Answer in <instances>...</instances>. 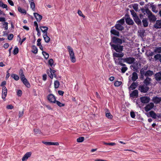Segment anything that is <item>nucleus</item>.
<instances>
[{
  "mask_svg": "<svg viewBox=\"0 0 161 161\" xmlns=\"http://www.w3.org/2000/svg\"><path fill=\"white\" fill-rule=\"evenodd\" d=\"M110 45L111 47V49L115 50L117 52L120 53L123 51V46L119 44H112L111 42L110 43Z\"/></svg>",
  "mask_w": 161,
  "mask_h": 161,
  "instance_id": "f257e3e1",
  "label": "nucleus"
},
{
  "mask_svg": "<svg viewBox=\"0 0 161 161\" xmlns=\"http://www.w3.org/2000/svg\"><path fill=\"white\" fill-rule=\"evenodd\" d=\"M67 49L69 52L71 61L72 63H75L76 61V59L73 49L69 46H67Z\"/></svg>",
  "mask_w": 161,
  "mask_h": 161,
  "instance_id": "f03ea898",
  "label": "nucleus"
},
{
  "mask_svg": "<svg viewBox=\"0 0 161 161\" xmlns=\"http://www.w3.org/2000/svg\"><path fill=\"white\" fill-rule=\"evenodd\" d=\"M123 42H125V41L122 40L116 36H113L111 38V42L115 44L121 45Z\"/></svg>",
  "mask_w": 161,
  "mask_h": 161,
  "instance_id": "7ed1b4c3",
  "label": "nucleus"
},
{
  "mask_svg": "<svg viewBox=\"0 0 161 161\" xmlns=\"http://www.w3.org/2000/svg\"><path fill=\"white\" fill-rule=\"evenodd\" d=\"M125 19L126 23L129 25H133L134 22L130 18L129 15L126 14L125 15Z\"/></svg>",
  "mask_w": 161,
  "mask_h": 161,
  "instance_id": "20e7f679",
  "label": "nucleus"
},
{
  "mask_svg": "<svg viewBox=\"0 0 161 161\" xmlns=\"http://www.w3.org/2000/svg\"><path fill=\"white\" fill-rule=\"evenodd\" d=\"M20 79L23 82L24 84L27 87H30V85L26 79L25 78L24 74L20 75Z\"/></svg>",
  "mask_w": 161,
  "mask_h": 161,
  "instance_id": "39448f33",
  "label": "nucleus"
},
{
  "mask_svg": "<svg viewBox=\"0 0 161 161\" xmlns=\"http://www.w3.org/2000/svg\"><path fill=\"white\" fill-rule=\"evenodd\" d=\"M123 60L124 62H126L128 64H131L135 62V59L133 57H129L124 58L123 59Z\"/></svg>",
  "mask_w": 161,
  "mask_h": 161,
  "instance_id": "423d86ee",
  "label": "nucleus"
},
{
  "mask_svg": "<svg viewBox=\"0 0 161 161\" xmlns=\"http://www.w3.org/2000/svg\"><path fill=\"white\" fill-rule=\"evenodd\" d=\"M139 87V90L142 93H146L149 89V87L145 85H140Z\"/></svg>",
  "mask_w": 161,
  "mask_h": 161,
  "instance_id": "0eeeda50",
  "label": "nucleus"
},
{
  "mask_svg": "<svg viewBox=\"0 0 161 161\" xmlns=\"http://www.w3.org/2000/svg\"><path fill=\"white\" fill-rule=\"evenodd\" d=\"M47 99L49 102L51 103H55L56 102L55 96L53 94H50L47 96Z\"/></svg>",
  "mask_w": 161,
  "mask_h": 161,
  "instance_id": "6e6552de",
  "label": "nucleus"
},
{
  "mask_svg": "<svg viewBox=\"0 0 161 161\" xmlns=\"http://www.w3.org/2000/svg\"><path fill=\"white\" fill-rule=\"evenodd\" d=\"M154 106V103H150L144 107L145 110L146 112H147L152 109Z\"/></svg>",
  "mask_w": 161,
  "mask_h": 161,
  "instance_id": "1a4fd4ad",
  "label": "nucleus"
},
{
  "mask_svg": "<svg viewBox=\"0 0 161 161\" xmlns=\"http://www.w3.org/2000/svg\"><path fill=\"white\" fill-rule=\"evenodd\" d=\"M141 102L143 103H148L150 101V98L147 96H144L140 98Z\"/></svg>",
  "mask_w": 161,
  "mask_h": 161,
  "instance_id": "9d476101",
  "label": "nucleus"
},
{
  "mask_svg": "<svg viewBox=\"0 0 161 161\" xmlns=\"http://www.w3.org/2000/svg\"><path fill=\"white\" fill-rule=\"evenodd\" d=\"M7 93V90L5 86H3L2 98L5 101Z\"/></svg>",
  "mask_w": 161,
  "mask_h": 161,
  "instance_id": "9b49d317",
  "label": "nucleus"
},
{
  "mask_svg": "<svg viewBox=\"0 0 161 161\" xmlns=\"http://www.w3.org/2000/svg\"><path fill=\"white\" fill-rule=\"evenodd\" d=\"M132 66V67L133 68L134 71H137L139 68V66H141V64L137 62H134Z\"/></svg>",
  "mask_w": 161,
  "mask_h": 161,
  "instance_id": "f8f14e48",
  "label": "nucleus"
},
{
  "mask_svg": "<svg viewBox=\"0 0 161 161\" xmlns=\"http://www.w3.org/2000/svg\"><path fill=\"white\" fill-rule=\"evenodd\" d=\"M152 100L155 104H158L161 101V97H154L153 98Z\"/></svg>",
  "mask_w": 161,
  "mask_h": 161,
  "instance_id": "ddd939ff",
  "label": "nucleus"
},
{
  "mask_svg": "<svg viewBox=\"0 0 161 161\" xmlns=\"http://www.w3.org/2000/svg\"><path fill=\"white\" fill-rule=\"evenodd\" d=\"M155 78L157 81L161 80V71L156 73L154 75Z\"/></svg>",
  "mask_w": 161,
  "mask_h": 161,
  "instance_id": "4468645a",
  "label": "nucleus"
},
{
  "mask_svg": "<svg viewBox=\"0 0 161 161\" xmlns=\"http://www.w3.org/2000/svg\"><path fill=\"white\" fill-rule=\"evenodd\" d=\"M114 27H115L116 29L119 31H122L124 29V27L122 25L119 23L116 24Z\"/></svg>",
  "mask_w": 161,
  "mask_h": 161,
  "instance_id": "2eb2a0df",
  "label": "nucleus"
},
{
  "mask_svg": "<svg viewBox=\"0 0 161 161\" xmlns=\"http://www.w3.org/2000/svg\"><path fill=\"white\" fill-rule=\"evenodd\" d=\"M138 85V82H133L130 85L129 89L130 90H133L136 88Z\"/></svg>",
  "mask_w": 161,
  "mask_h": 161,
  "instance_id": "dca6fc26",
  "label": "nucleus"
},
{
  "mask_svg": "<svg viewBox=\"0 0 161 161\" xmlns=\"http://www.w3.org/2000/svg\"><path fill=\"white\" fill-rule=\"evenodd\" d=\"M114 27H112L110 31V33L116 36H119V32L115 29H114Z\"/></svg>",
  "mask_w": 161,
  "mask_h": 161,
  "instance_id": "f3484780",
  "label": "nucleus"
},
{
  "mask_svg": "<svg viewBox=\"0 0 161 161\" xmlns=\"http://www.w3.org/2000/svg\"><path fill=\"white\" fill-rule=\"evenodd\" d=\"M149 115L147 114V117H151L154 119H156L157 117V114L153 111H151L149 113Z\"/></svg>",
  "mask_w": 161,
  "mask_h": 161,
  "instance_id": "a211bd4d",
  "label": "nucleus"
},
{
  "mask_svg": "<svg viewBox=\"0 0 161 161\" xmlns=\"http://www.w3.org/2000/svg\"><path fill=\"white\" fill-rule=\"evenodd\" d=\"M124 58H118V61H116L115 60V63L116 64L118 65H120L122 66H126V65L125 64L122 63V60H123V59Z\"/></svg>",
  "mask_w": 161,
  "mask_h": 161,
  "instance_id": "6ab92c4d",
  "label": "nucleus"
},
{
  "mask_svg": "<svg viewBox=\"0 0 161 161\" xmlns=\"http://www.w3.org/2000/svg\"><path fill=\"white\" fill-rule=\"evenodd\" d=\"M34 17L38 22H40L42 18V16L37 13H34Z\"/></svg>",
  "mask_w": 161,
  "mask_h": 161,
  "instance_id": "aec40b11",
  "label": "nucleus"
},
{
  "mask_svg": "<svg viewBox=\"0 0 161 161\" xmlns=\"http://www.w3.org/2000/svg\"><path fill=\"white\" fill-rule=\"evenodd\" d=\"M132 75L131 78L132 81L135 82L138 79V75L136 72H133L132 73Z\"/></svg>",
  "mask_w": 161,
  "mask_h": 161,
  "instance_id": "412c9836",
  "label": "nucleus"
},
{
  "mask_svg": "<svg viewBox=\"0 0 161 161\" xmlns=\"http://www.w3.org/2000/svg\"><path fill=\"white\" fill-rule=\"evenodd\" d=\"M31 154V152H27L25 154L22 158V161H25L28 158L30 157Z\"/></svg>",
  "mask_w": 161,
  "mask_h": 161,
  "instance_id": "4be33fe9",
  "label": "nucleus"
},
{
  "mask_svg": "<svg viewBox=\"0 0 161 161\" xmlns=\"http://www.w3.org/2000/svg\"><path fill=\"white\" fill-rule=\"evenodd\" d=\"M154 27L156 29L161 28V20H157L154 25Z\"/></svg>",
  "mask_w": 161,
  "mask_h": 161,
  "instance_id": "5701e85b",
  "label": "nucleus"
},
{
  "mask_svg": "<svg viewBox=\"0 0 161 161\" xmlns=\"http://www.w3.org/2000/svg\"><path fill=\"white\" fill-rule=\"evenodd\" d=\"M148 17L150 22H154L157 19L155 15L153 14L148 15Z\"/></svg>",
  "mask_w": 161,
  "mask_h": 161,
  "instance_id": "b1692460",
  "label": "nucleus"
},
{
  "mask_svg": "<svg viewBox=\"0 0 161 161\" xmlns=\"http://www.w3.org/2000/svg\"><path fill=\"white\" fill-rule=\"evenodd\" d=\"M154 74L153 72L150 70H147L145 73V76L148 77L151 76Z\"/></svg>",
  "mask_w": 161,
  "mask_h": 161,
  "instance_id": "393cba45",
  "label": "nucleus"
},
{
  "mask_svg": "<svg viewBox=\"0 0 161 161\" xmlns=\"http://www.w3.org/2000/svg\"><path fill=\"white\" fill-rule=\"evenodd\" d=\"M138 91L137 90H135L130 94V96L132 97H135L138 96Z\"/></svg>",
  "mask_w": 161,
  "mask_h": 161,
  "instance_id": "a878e982",
  "label": "nucleus"
},
{
  "mask_svg": "<svg viewBox=\"0 0 161 161\" xmlns=\"http://www.w3.org/2000/svg\"><path fill=\"white\" fill-rule=\"evenodd\" d=\"M121 53H114L113 54L114 57L117 58H122L123 57L124 54L123 53L120 52Z\"/></svg>",
  "mask_w": 161,
  "mask_h": 161,
  "instance_id": "bb28decb",
  "label": "nucleus"
},
{
  "mask_svg": "<svg viewBox=\"0 0 161 161\" xmlns=\"http://www.w3.org/2000/svg\"><path fill=\"white\" fill-rule=\"evenodd\" d=\"M136 24L138 25H141V21L138 16L133 18Z\"/></svg>",
  "mask_w": 161,
  "mask_h": 161,
  "instance_id": "cd10ccee",
  "label": "nucleus"
},
{
  "mask_svg": "<svg viewBox=\"0 0 161 161\" xmlns=\"http://www.w3.org/2000/svg\"><path fill=\"white\" fill-rule=\"evenodd\" d=\"M43 37L45 40V42L47 43H48L50 41V38L47 36V34H44L43 35Z\"/></svg>",
  "mask_w": 161,
  "mask_h": 161,
  "instance_id": "c85d7f7f",
  "label": "nucleus"
},
{
  "mask_svg": "<svg viewBox=\"0 0 161 161\" xmlns=\"http://www.w3.org/2000/svg\"><path fill=\"white\" fill-rule=\"evenodd\" d=\"M40 28L41 29L42 32L44 34L47 33V31L48 29V27L46 26H40Z\"/></svg>",
  "mask_w": 161,
  "mask_h": 161,
  "instance_id": "c756f323",
  "label": "nucleus"
},
{
  "mask_svg": "<svg viewBox=\"0 0 161 161\" xmlns=\"http://www.w3.org/2000/svg\"><path fill=\"white\" fill-rule=\"evenodd\" d=\"M151 80V79L147 77L146 79L144 80V83L145 84V85L148 86L150 84V81Z\"/></svg>",
  "mask_w": 161,
  "mask_h": 161,
  "instance_id": "7c9ffc66",
  "label": "nucleus"
},
{
  "mask_svg": "<svg viewBox=\"0 0 161 161\" xmlns=\"http://www.w3.org/2000/svg\"><path fill=\"white\" fill-rule=\"evenodd\" d=\"M142 22L143 25L144 27H147L148 25V22L147 21V18H143L142 20Z\"/></svg>",
  "mask_w": 161,
  "mask_h": 161,
  "instance_id": "2f4dec72",
  "label": "nucleus"
},
{
  "mask_svg": "<svg viewBox=\"0 0 161 161\" xmlns=\"http://www.w3.org/2000/svg\"><path fill=\"white\" fill-rule=\"evenodd\" d=\"M32 50L31 52L35 54L37 53L38 49L37 47L35 45H33L32 47Z\"/></svg>",
  "mask_w": 161,
  "mask_h": 161,
  "instance_id": "473e14b6",
  "label": "nucleus"
},
{
  "mask_svg": "<svg viewBox=\"0 0 161 161\" xmlns=\"http://www.w3.org/2000/svg\"><path fill=\"white\" fill-rule=\"evenodd\" d=\"M154 52L155 53H161V47H155Z\"/></svg>",
  "mask_w": 161,
  "mask_h": 161,
  "instance_id": "72a5a7b5",
  "label": "nucleus"
},
{
  "mask_svg": "<svg viewBox=\"0 0 161 161\" xmlns=\"http://www.w3.org/2000/svg\"><path fill=\"white\" fill-rule=\"evenodd\" d=\"M108 112H109L108 110H107L106 112V116L108 118L111 119L112 118L113 116L110 113Z\"/></svg>",
  "mask_w": 161,
  "mask_h": 161,
  "instance_id": "f704fd0d",
  "label": "nucleus"
},
{
  "mask_svg": "<svg viewBox=\"0 0 161 161\" xmlns=\"http://www.w3.org/2000/svg\"><path fill=\"white\" fill-rule=\"evenodd\" d=\"M18 11L20 12L21 13L26 14V10L23 8H21L20 7H19L18 8Z\"/></svg>",
  "mask_w": 161,
  "mask_h": 161,
  "instance_id": "c9c22d12",
  "label": "nucleus"
},
{
  "mask_svg": "<svg viewBox=\"0 0 161 161\" xmlns=\"http://www.w3.org/2000/svg\"><path fill=\"white\" fill-rule=\"evenodd\" d=\"M11 77L14 78L16 80H18L19 79V76L15 74H11Z\"/></svg>",
  "mask_w": 161,
  "mask_h": 161,
  "instance_id": "e433bc0d",
  "label": "nucleus"
},
{
  "mask_svg": "<svg viewBox=\"0 0 161 161\" xmlns=\"http://www.w3.org/2000/svg\"><path fill=\"white\" fill-rule=\"evenodd\" d=\"M125 16L123 17L122 19L117 21V23H118L120 24L121 25H123L125 23Z\"/></svg>",
  "mask_w": 161,
  "mask_h": 161,
  "instance_id": "4c0bfd02",
  "label": "nucleus"
},
{
  "mask_svg": "<svg viewBox=\"0 0 161 161\" xmlns=\"http://www.w3.org/2000/svg\"><path fill=\"white\" fill-rule=\"evenodd\" d=\"M47 73L48 75V76L51 78H53V74L51 72V71L49 69H47Z\"/></svg>",
  "mask_w": 161,
  "mask_h": 161,
  "instance_id": "58836bf2",
  "label": "nucleus"
},
{
  "mask_svg": "<svg viewBox=\"0 0 161 161\" xmlns=\"http://www.w3.org/2000/svg\"><path fill=\"white\" fill-rule=\"evenodd\" d=\"M60 83L58 80H56L54 82V86L55 88H57L59 87Z\"/></svg>",
  "mask_w": 161,
  "mask_h": 161,
  "instance_id": "ea45409f",
  "label": "nucleus"
},
{
  "mask_svg": "<svg viewBox=\"0 0 161 161\" xmlns=\"http://www.w3.org/2000/svg\"><path fill=\"white\" fill-rule=\"evenodd\" d=\"M154 58L156 61L159 60L161 58V55L160 54H157L154 56Z\"/></svg>",
  "mask_w": 161,
  "mask_h": 161,
  "instance_id": "a19ab883",
  "label": "nucleus"
},
{
  "mask_svg": "<svg viewBox=\"0 0 161 161\" xmlns=\"http://www.w3.org/2000/svg\"><path fill=\"white\" fill-rule=\"evenodd\" d=\"M42 54L44 56L45 59H47L49 57V55L48 53H47L45 51H42Z\"/></svg>",
  "mask_w": 161,
  "mask_h": 161,
  "instance_id": "79ce46f5",
  "label": "nucleus"
},
{
  "mask_svg": "<svg viewBox=\"0 0 161 161\" xmlns=\"http://www.w3.org/2000/svg\"><path fill=\"white\" fill-rule=\"evenodd\" d=\"M84 137H80L77 139V141L78 142H81L84 141Z\"/></svg>",
  "mask_w": 161,
  "mask_h": 161,
  "instance_id": "37998d69",
  "label": "nucleus"
},
{
  "mask_svg": "<svg viewBox=\"0 0 161 161\" xmlns=\"http://www.w3.org/2000/svg\"><path fill=\"white\" fill-rule=\"evenodd\" d=\"M55 103H56L60 107H63L65 105L64 104L58 101H56Z\"/></svg>",
  "mask_w": 161,
  "mask_h": 161,
  "instance_id": "c03bdc74",
  "label": "nucleus"
},
{
  "mask_svg": "<svg viewBox=\"0 0 161 161\" xmlns=\"http://www.w3.org/2000/svg\"><path fill=\"white\" fill-rule=\"evenodd\" d=\"M33 130L35 134H40L41 133V130L39 129H34Z\"/></svg>",
  "mask_w": 161,
  "mask_h": 161,
  "instance_id": "a18cd8bd",
  "label": "nucleus"
},
{
  "mask_svg": "<svg viewBox=\"0 0 161 161\" xmlns=\"http://www.w3.org/2000/svg\"><path fill=\"white\" fill-rule=\"evenodd\" d=\"M122 84V82L120 81H116L114 83V85L116 86H119Z\"/></svg>",
  "mask_w": 161,
  "mask_h": 161,
  "instance_id": "49530a36",
  "label": "nucleus"
},
{
  "mask_svg": "<svg viewBox=\"0 0 161 161\" xmlns=\"http://www.w3.org/2000/svg\"><path fill=\"white\" fill-rule=\"evenodd\" d=\"M151 7L152 8V10L153 12L156 13L158 12V10H156V7L154 5H151Z\"/></svg>",
  "mask_w": 161,
  "mask_h": 161,
  "instance_id": "de8ad7c7",
  "label": "nucleus"
},
{
  "mask_svg": "<svg viewBox=\"0 0 161 161\" xmlns=\"http://www.w3.org/2000/svg\"><path fill=\"white\" fill-rule=\"evenodd\" d=\"M123 67H122L121 69V71L122 73H125V71L127 70L128 68L125 66H123Z\"/></svg>",
  "mask_w": 161,
  "mask_h": 161,
  "instance_id": "09e8293b",
  "label": "nucleus"
},
{
  "mask_svg": "<svg viewBox=\"0 0 161 161\" xmlns=\"http://www.w3.org/2000/svg\"><path fill=\"white\" fill-rule=\"evenodd\" d=\"M19 52V49L17 47H16L14 49L13 54L14 55L17 54Z\"/></svg>",
  "mask_w": 161,
  "mask_h": 161,
  "instance_id": "8fccbe9b",
  "label": "nucleus"
},
{
  "mask_svg": "<svg viewBox=\"0 0 161 161\" xmlns=\"http://www.w3.org/2000/svg\"><path fill=\"white\" fill-rule=\"evenodd\" d=\"M130 12L131 13V15H132L133 18H135L137 16L136 13L133 10H131Z\"/></svg>",
  "mask_w": 161,
  "mask_h": 161,
  "instance_id": "3c124183",
  "label": "nucleus"
},
{
  "mask_svg": "<svg viewBox=\"0 0 161 161\" xmlns=\"http://www.w3.org/2000/svg\"><path fill=\"white\" fill-rule=\"evenodd\" d=\"M145 12L148 15L153 14L152 12L148 8L145 10Z\"/></svg>",
  "mask_w": 161,
  "mask_h": 161,
  "instance_id": "603ef678",
  "label": "nucleus"
},
{
  "mask_svg": "<svg viewBox=\"0 0 161 161\" xmlns=\"http://www.w3.org/2000/svg\"><path fill=\"white\" fill-rule=\"evenodd\" d=\"M49 64L52 67L53 64V60L52 59H50L48 62Z\"/></svg>",
  "mask_w": 161,
  "mask_h": 161,
  "instance_id": "864d4df0",
  "label": "nucleus"
},
{
  "mask_svg": "<svg viewBox=\"0 0 161 161\" xmlns=\"http://www.w3.org/2000/svg\"><path fill=\"white\" fill-rule=\"evenodd\" d=\"M103 143L104 144H105L106 145H111V146H114L116 144L115 143H114V142L107 143H106V142H103Z\"/></svg>",
  "mask_w": 161,
  "mask_h": 161,
  "instance_id": "5fc2aeb1",
  "label": "nucleus"
},
{
  "mask_svg": "<svg viewBox=\"0 0 161 161\" xmlns=\"http://www.w3.org/2000/svg\"><path fill=\"white\" fill-rule=\"evenodd\" d=\"M13 37V35L12 34H10L8 36V40H12Z\"/></svg>",
  "mask_w": 161,
  "mask_h": 161,
  "instance_id": "6e6d98bb",
  "label": "nucleus"
},
{
  "mask_svg": "<svg viewBox=\"0 0 161 161\" xmlns=\"http://www.w3.org/2000/svg\"><path fill=\"white\" fill-rule=\"evenodd\" d=\"M31 7L32 9H34L35 8V4L34 2H31L30 4Z\"/></svg>",
  "mask_w": 161,
  "mask_h": 161,
  "instance_id": "4d7b16f0",
  "label": "nucleus"
},
{
  "mask_svg": "<svg viewBox=\"0 0 161 161\" xmlns=\"http://www.w3.org/2000/svg\"><path fill=\"white\" fill-rule=\"evenodd\" d=\"M133 8L136 11H137L138 9V5L137 4H134L133 6Z\"/></svg>",
  "mask_w": 161,
  "mask_h": 161,
  "instance_id": "13d9d810",
  "label": "nucleus"
},
{
  "mask_svg": "<svg viewBox=\"0 0 161 161\" xmlns=\"http://www.w3.org/2000/svg\"><path fill=\"white\" fill-rule=\"evenodd\" d=\"M139 33V36L142 38H143L144 36V32L142 31H140V32H138Z\"/></svg>",
  "mask_w": 161,
  "mask_h": 161,
  "instance_id": "bf43d9fd",
  "label": "nucleus"
},
{
  "mask_svg": "<svg viewBox=\"0 0 161 161\" xmlns=\"http://www.w3.org/2000/svg\"><path fill=\"white\" fill-rule=\"evenodd\" d=\"M78 13L80 16H82L84 18L85 17V16L83 15L82 12L80 10H78Z\"/></svg>",
  "mask_w": 161,
  "mask_h": 161,
  "instance_id": "052dcab7",
  "label": "nucleus"
},
{
  "mask_svg": "<svg viewBox=\"0 0 161 161\" xmlns=\"http://www.w3.org/2000/svg\"><path fill=\"white\" fill-rule=\"evenodd\" d=\"M4 25V28L6 30H7L8 29V23L7 22H4V24H3Z\"/></svg>",
  "mask_w": 161,
  "mask_h": 161,
  "instance_id": "680f3d73",
  "label": "nucleus"
},
{
  "mask_svg": "<svg viewBox=\"0 0 161 161\" xmlns=\"http://www.w3.org/2000/svg\"><path fill=\"white\" fill-rule=\"evenodd\" d=\"M22 94V92L21 90H18L17 91V94L18 96L20 97Z\"/></svg>",
  "mask_w": 161,
  "mask_h": 161,
  "instance_id": "e2e57ef3",
  "label": "nucleus"
},
{
  "mask_svg": "<svg viewBox=\"0 0 161 161\" xmlns=\"http://www.w3.org/2000/svg\"><path fill=\"white\" fill-rule=\"evenodd\" d=\"M130 115L131 117L133 118H135L136 116L135 113L133 111H131L130 112Z\"/></svg>",
  "mask_w": 161,
  "mask_h": 161,
  "instance_id": "0e129e2a",
  "label": "nucleus"
},
{
  "mask_svg": "<svg viewBox=\"0 0 161 161\" xmlns=\"http://www.w3.org/2000/svg\"><path fill=\"white\" fill-rule=\"evenodd\" d=\"M50 145H56L58 146L59 145V144L58 142H50Z\"/></svg>",
  "mask_w": 161,
  "mask_h": 161,
  "instance_id": "69168bd1",
  "label": "nucleus"
},
{
  "mask_svg": "<svg viewBox=\"0 0 161 161\" xmlns=\"http://www.w3.org/2000/svg\"><path fill=\"white\" fill-rule=\"evenodd\" d=\"M1 7H2L3 8H6V10H8V9L7 8V5L6 4H4L3 3Z\"/></svg>",
  "mask_w": 161,
  "mask_h": 161,
  "instance_id": "338daca9",
  "label": "nucleus"
},
{
  "mask_svg": "<svg viewBox=\"0 0 161 161\" xmlns=\"http://www.w3.org/2000/svg\"><path fill=\"white\" fill-rule=\"evenodd\" d=\"M14 107L13 106L11 105H9L7 106L6 108L7 109H12Z\"/></svg>",
  "mask_w": 161,
  "mask_h": 161,
  "instance_id": "774afa93",
  "label": "nucleus"
}]
</instances>
